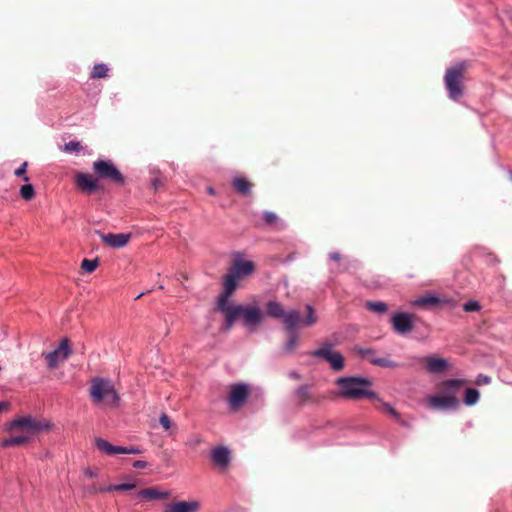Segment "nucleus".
<instances>
[{
	"mask_svg": "<svg viewBox=\"0 0 512 512\" xmlns=\"http://www.w3.org/2000/svg\"><path fill=\"white\" fill-rule=\"evenodd\" d=\"M158 289H159V290H162V289H164V286H163V285H159V286H158Z\"/></svg>",
	"mask_w": 512,
	"mask_h": 512,
	"instance_id": "13d9d810",
	"label": "nucleus"
},
{
	"mask_svg": "<svg viewBox=\"0 0 512 512\" xmlns=\"http://www.w3.org/2000/svg\"><path fill=\"white\" fill-rule=\"evenodd\" d=\"M366 307L378 314H384L388 310L387 304L382 301H368L366 302Z\"/></svg>",
	"mask_w": 512,
	"mask_h": 512,
	"instance_id": "473e14b6",
	"label": "nucleus"
},
{
	"mask_svg": "<svg viewBox=\"0 0 512 512\" xmlns=\"http://www.w3.org/2000/svg\"><path fill=\"white\" fill-rule=\"evenodd\" d=\"M509 177L512 180V171H509Z\"/></svg>",
	"mask_w": 512,
	"mask_h": 512,
	"instance_id": "bf43d9fd",
	"label": "nucleus"
},
{
	"mask_svg": "<svg viewBox=\"0 0 512 512\" xmlns=\"http://www.w3.org/2000/svg\"><path fill=\"white\" fill-rule=\"evenodd\" d=\"M232 186L241 195L247 196L251 193L252 184L244 177H234Z\"/></svg>",
	"mask_w": 512,
	"mask_h": 512,
	"instance_id": "4be33fe9",
	"label": "nucleus"
},
{
	"mask_svg": "<svg viewBox=\"0 0 512 512\" xmlns=\"http://www.w3.org/2000/svg\"><path fill=\"white\" fill-rule=\"evenodd\" d=\"M152 185L155 189H158L159 186H161V181L157 178L152 180Z\"/></svg>",
	"mask_w": 512,
	"mask_h": 512,
	"instance_id": "603ef678",
	"label": "nucleus"
},
{
	"mask_svg": "<svg viewBox=\"0 0 512 512\" xmlns=\"http://www.w3.org/2000/svg\"><path fill=\"white\" fill-rule=\"evenodd\" d=\"M339 387V395L347 399H360V398H377V394L367 389L371 386V381L364 377H340L336 381Z\"/></svg>",
	"mask_w": 512,
	"mask_h": 512,
	"instance_id": "7ed1b4c3",
	"label": "nucleus"
},
{
	"mask_svg": "<svg viewBox=\"0 0 512 512\" xmlns=\"http://www.w3.org/2000/svg\"><path fill=\"white\" fill-rule=\"evenodd\" d=\"M96 234L100 236L103 242H105L107 245L113 248H122L124 247L129 239L130 234L125 233H108V234H102L100 231H96Z\"/></svg>",
	"mask_w": 512,
	"mask_h": 512,
	"instance_id": "2eb2a0df",
	"label": "nucleus"
},
{
	"mask_svg": "<svg viewBox=\"0 0 512 512\" xmlns=\"http://www.w3.org/2000/svg\"><path fill=\"white\" fill-rule=\"evenodd\" d=\"M465 384L466 381L464 379H447L440 382L437 388L447 397L458 398Z\"/></svg>",
	"mask_w": 512,
	"mask_h": 512,
	"instance_id": "ddd939ff",
	"label": "nucleus"
},
{
	"mask_svg": "<svg viewBox=\"0 0 512 512\" xmlns=\"http://www.w3.org/2000/svg\"><path fill=\"white\" fill-rule=\"evenodd\" d=\"M137 496L144 500H162L170 496L168 491H160L157 488H146L137 493Z\"/></svg>",
	"mask_w": 512,
	"mask_h": 512,
	"instance_id": "412c9836",
	"label": "nucleus"
},
{
	"mask_svg": "<svg viewBox=\"0 0 512 512\" xmlns=\"http://www.w3.org/2000/svg\"><path fill=\"white\" fill-rule=\"evenodd\" d=\"M229 271L239 278L248 277L255 272V264L250 260H246L243 253L235 252L233 253V266Z\"/></svg>",
	"mask_w": 512,
	"mask_h": 512,
	"instance_id": "1a4fd4ad",
	"label": "nucleus"
},
{
	"mask_svg": "<svg viewBox=\"0 0 512 512\" xmlns=\"http://www.w3.org/2000/svg\"><path fill=\"white\" fill-rule=\"evenodd\" d=\"M136 487L133 483H122V484H112L108 485L109 492L112 491H130Z\"/></svg>",
	"mask_w": 512,
	"mask_h": 512,
	"instance_id": "f704fd0d",
	"label": "nucleus"
},
{
	"mask_svg": "<svg viewBox=\"0 0 512 512\" xmlns=\"http://www.w3.org/2000/svg\"><path fill=\"white\" fill-rule=\"evenodd\" d=\"M200 441H201V439H200L199 437H194V438H192L191 440H189V441L187 442V445H189V446H195V445H197Z\"/></svg>",
	"mask_w": 512,
	"mask_h": 512,
	"instance_id": "3c124183",
	"label": "nucleus"
},
{
	"mask_svg": "<svg viewBox=\"0 0 512 512\" xmlns=\"http://www.w3.org/2000/svg\"><path fill=\"white\" fill-rule=\"evenodd\" d=\"M491 382V378L484 374H479L476 378V384L482 385V384H489Z\"/></svg>",
	"mask_w": 512,
	"mask_h": 512,
	"instance_id": "49530a36",
	"label": "nucleus"
},
{
	"mask_svg": "<svg viewBox=\"0 0 512 512\" xmlns=\"http://www.w3.org/2000/svg\"><path fill=\"white\" fill-rule=\"evenodd\" d=\"M83 474L85 477H88V478H97L100 474V471L98 468L88 467L84 470Z\"/></svg>",
	"mask_w": 512,
	"mask_h": 512,
	"instance_id": "37998d69",
	"label": "nucleus"
},
{
	"mask_svg": "<svg viewBox=\"0 0 512 512\" xmlns=\"http://www.w3.org/2000/svg\"><path fill=\"white\" fill-rule=\"evenodd\" d=\"M443 301L436 295H424L413 301L414 306L418 307H437Z\"/></svg>",
	"mask_w": 512,
	"mask_h": 512,
	"instance_id": "5701e85b",
	"label": "nucleus"
},
{
	"mask_svg": "<svg viewBox=\"0 0 512 512\" xmlns=\"http://www.w3.org/2000/svg\"><path fill=\"white\" fill-rule=\"evenodd\" d=\"M370 362L373 365L384 367V368H395L398 366V364L391 360L389 357H372L370 359Z\"/></svg>",
	"mask_w": 512,
	"mask_h": 512,
	"instance_id": "c85d7f7f",
	"label": "nucleus"
},
{
	"mask_svg": "<svg viewBox=\"0 0 512 512\" xmlns=\"http://www.w3.org/2000/svg\"><path fill=\"white\" fill-rule=\"evenodd\" d=\"M94 446L101 452L109 456L122 454V446H117L109 443L104 438H95Z\"/></svg>",
	"mask_w": 512,
	"mask_h": 512,
	"instance_id": "a211bd4d",
	"label": "nucleus"
},
{
	"mask_svg": "<svg viewBox=\"0 0 512 512\" xmlns=\"http://www.w3.org/2000/svg\"><path fill=\"white\" fill-rule=\"evenodd\" d=\"M427 369L432 374L443 372L448 367V361L436 356H427L425 358Z\"/></svg>",
	"mask_w": 512,
	"mask_h": 512,
	"instance_id": "6ab92c4d",
	"label": "nucleus"
},
{
	"mask_svg": "<svg viewBox=\"0 0 512 512\" xmlns=\"http://www.w3.org/2000/svg\"><path fill=\"white\" fill-rule=\"evenodd\" d=\"M249 396V386L245 383H238L231 386L228 398L229 405L232 409L239 408Z\"/></svg>",
	"mask_w": 512,
	"mask_h": 512,
	"instance_id": "f8f14e48",
	"label": "nucleus"
},
{
	"mask_svg": "<svg viewBox=\"0 0 512 512\" xmlns=\"http://www.w3.org/2000/svg\"><path fill=\"white\" fill-rule=\"evenodd\" d=\"M289 377L294 378V379H300V374L296 371H291V372H289Z\"/></svg>",
	"mask_w": 512,
	"mask_h": 512,
	"instance_id": "864d4df0",
	"label": "nucleus"
},
{
	"mask_svg": "<svg viewBox=\"0 0 512 512\" xmlns=\"http://www.w3.org/2000/svg\"><path fill=\"white\" fill-rule=\"evenodd\" d=\"M19 193L23 199L30 200L34 196L35 191L31 184H26L21 186Z\"/></svg>",
	"mask_w": 512,
	"mask_h": 512,
	"instance_id": "e433bc0d",
	"label": "nucleus"
},
{
	"mask_svg": "<svg viewBox=\"0 0 512 512\" xmlns=\"http://www.w3.org/2000/svg\"><path fill=\"white\" fill-rule=\"evenodd\" d=\"M358 353L360 355H372L374 353V351L370 348H360L358 349Z\"/></svg>",
	"mask_w": 512,
	"mask_h": 512,
	"instance_id": "09e8293b",
	"label": "nucleus"
},
{
	"mask_svg": "<svg viewBox=\"0 0 512 512\" xmlns=\"http://www.w3.org/2000/svg\"><path fill=\"white\" fill-rule=\"evenodd\" d=\"M239 277L233 274L231 271H228L226 276L223 279V292L226 294H233L237 289Z\"/></svg>",
	"mask_w": 512,
	"mask_h": 512,
	"instance_id": "b1692460",
	"label": "nucleus"
},
{
	"mask_svg": "<svg viewBox=\"0 0 512 512\" xmlns=\"http://www.w3.org/2000/svg\"><path fill=\"white\" fill-rule=\"evenodd\" d=\"M329 259L330 260H334V261H339L341 259V255H340L339 252H336V251L335 252H331L329 254Z\"/></svg>",
	"mask_w": 512,
	"mask_h": 512,
	"instance_id": "8fccbe9b",
	"label": "nucleus"
},
{
	"mask_svg": "<svg viewBox=\"0 0 512 512\" xmlns=\"http://www.w3.org/2000/svg\"><path fill=\"white\" fill-rule=\"evenodd\" d=\"M465 67L466 63L461 62L446 70L444 84L449 98L453 101H458L464 93L462 81L464 78L463 72Z\"/></svg>",
	"mask_w": 512,
	"mask_h": 512,
	"instance_id": "20e7f679",
	"label": "nucleus"
},
{
	"mask_svg": "<svg viewBox=\"0 0 512 512\" xmlns=\"http://www.w3.org/2000/svg\"><path fill=\"white\" fill-rule=\"evenodd\" d=\"M333 344L324 342L321 348L314 350L311 354L316 358L327 361L333 371H341L344 368V357L338 351L332 350Z\"/></svg>",
	"mask_w": 512,
	"mask_h": 512,
	"instance_id": "0eeeda50",
	"label": "nucleus"
},
{
	"mask_svg": "<svg viewBox=\"0 0 512 512\" xmlns=\"http://www.w3.org/2000/svg\"><path fill=\"white\" fill-rule=\"evenodd\" d=\"M263 218H264L265 223L270 226L277 224V222L279 220L276 213H274L272 211H265L263 213Z\"/></svg>",
	"mask_w": 512,
	"mask_h": 512,
	"instance_id": "4c0bfd02",
	"label": "nucleus"
},
{
	"mask_svg": "<svg viewBox=\"0 0 512 512\" xmlns=\"http://www.w3.org/2000/svg\"><path fill=\"white\" fill-rule=\"evenodd\" d=\"M207 192H208L209 194H211V195L215 194V190H214V188H212V187H208V188H207Z\"/></svg>",
	"mask_w": 512,
	"mask_h": 512,
	"instance_id": "6e6d98bb",
	"label": "nucleus"
},
{
	"mask_svg": "<svg viewBox=\"0 0 512 512\" xmlns=\"http://www.w3.org/2000/svg\"><path fill=\"white\" fill-rule=\"evenodd\" d=\"M81 146H80V143L77 142V141H70L68 143L65 144L64 146V150L66 152H78L80 150Z\"/></svg>",
	"mask_w": 512,
	"mask_h": 512,
	"instance_id": "a19ab883",
	"label": "nucleus"
},
{
	"mask_svg": "<svg viewBox=\"0 0 512 512\" xmlns=\"http://www.w3.org/2000/svg\"><path fill=\"white\" fill-rule=\"evenodd\" d=\"M89 395L93 404L107 407H117L120 402V396L116 391L111 380L101 377H95L91 380Z\"/></svg>",
	"mask_w": 512,
	"mask_h": 512,
	"instance_id": "f03ea898",
	"label": "nucleus"
},
{
	"mask_svg": "<svg viewBox=\"0 0 512 512\" xmlns=\"http://www.w3.org/2000/svg\"><path fill=\"white\" fill-rule=\"evenodd\" d=\"M72 353L70 341L64 337L54 350L43 352L42 357L45 359L48 369L54 370L59 362L66 361Z\"/></svg>",
	"mask_w": 512,
	"mask_h": 512,
	"instance_id": "423d86ee",
	"label": "nucleus"
},
{
	"mask_svg": "<svg viewBox=\"0 0 512 512\" xmlns=\"http://www.w3.org/2000/svg\"><path fill=\"white\" fill-rule=\"evenodd\" d=\"M385 410L392 415L396 420L400 419V414L393 408V406L389 403H384Z\"/></svg>",
	"mask_w": 512,
	"mask_h": 512,
	"instance_id": "c03bdc74",
	"label": "nucleus"
},
{
	"mask_svg": "<svg viewBox=\"0 0 512 512\" xmlns=\"http://www.w3.org/2000/svg\"><path fill=\"white\" fill-rule=\"evenodd\" d=\"M108 71H109V68L107 67L106 64H104V63L96 64L90 73V77L92 79L105 78L108 76Z\"/></svg>",
	"mask_w": 512,
	"mask_h": 512,
	"instance_id": "c756f323",
	"label": "nucleus"
},
{
	"mask_svg": "<svg viewBox=\"0 0 512 512\" xmlns=\"http://www.w3.org/2000/svg\"><path fill=\"white\" fill-rule=\"evenodd\" d=\"M225 314V330H230L241 314V305H234L230 310L223 312Z\"/></svg>",
	"mask_w": 512,
	"mask_h": 512,
	"instance_id": "393cba45",
	"label": "nucleus"
},
{
	"mask_svg": "<svg viewBox=\"0 0 512 512\" xmlns=\"http://www.w3.org/2000/svg\"><path fill=\"white\" fill-rule=\"evenodd\" d=\"M199 509L198 501H179L169 504L165 512H197Z\"/></svg>",
	"mask_w": 512,
	"mask_h": 512,
	"instance_id": "f3484780",
	"label": "nucleus"
},
{
	"mask_svg": "<svg viewBox=\"0 0 512 512\" xmlns=\"http://www.w3.org/2000/svg\"><path fill=\"white\" fill-rule=\"evenodd\" d=\"M480 393L476 388H466L463 402L467 406H473L479 401Z\"/></svg>",
	"mask_w": 512,
	"mask_h": 512,
	"instance_id": "bb28decb",
	"label": "nucleus"
},
{
	"mask_svg": "<svg viewBox=\"0 0 512 512\" xmlns=\"http://www.w3.org/2000/svg\"><path fill=\"white\" fill-rule=\"evenodd\" d=\"M427 404L430 409L440 412L454 411L459 407L458 398L447 397L446 395H433L427 398Z\"/></svg>",
	"mask_w": 512,
	"mask_h": 512,
	"instance_id": "6e6552de",
	"label": "nucleus"
},
{
	"mask_svg": "<svg viewBox=\"0 0 512 512\" xmlns=\"http://www.w3.org/2000/svg\"><path fill=\"white\" fill-rule=\"evenodd\" d=\"M99 265V259L98 258H95V259H83L82 262H81V268L87 272V273H92L96 270V268L98 267Z\"/></svg>",
	"mask_w": 512,
	"mask_h": 512,
	"instance_id": "72a5a7b5",
	"label": "nucleus"
},
{
	"mask_svg": "<svg viewBox=\"0 0 512 512\" xmlns=\"http://www.w3.org/2000/svg\"><path fill=\"white\" fill-rule=\"evenodd\" d=\"M85 492L91 495L98 494V493H104L109 492L108 485L107 486H101V485H88L84 488Z\"/></svg>",
	"mask_w": 512,
	"mask_h": 512,
	"instance_id": "c9c22d12",
	"label": "nucleus"
},
{
	"mask_svg": "<svg viewBox=\"0 0 512 512\" xmlns=\"http://www.w3.org/2000/svg\"><path fill=\"white\" fill-rule=\"evenodd\" d=\"M77 185L88 192H94L98 189V183L92 175L88 173H80L76 178Z\"/></svg>",
	"mask_w": 512,
	"mask_h": 512,
	"instance_id": "aec40b11",
	"label": "nucleus"
},
{
	"mask_svg": "<svg viewBox=\"0 0 512 512\" xmlns=\"http://www.w3.org/2000/svg\"><path fill=\"white\" fill-rule=\"evenodd\" d=\"M231 294H226V292H221L217 299V308L220 312H226L227 310H230L234 305H229L228 300L230 298Z\"/></svg>",
	"mask_w": 512,
	"mask_h": 512,
	"instance_id": "2f4dec72",
	"label": "nucleus"
},
{
	"mask_svg": "<svg viewBox=\"0 0 512 512\" xmlns=\"http://www.w3.org/2000/svg\"><path fill=\"white\" fill-rule=\"evenodd\" d=\"M144 294H145L144 292H142V293L138 294V295L135 297V299L137 300V299L141 298Z\"/></svg>",
	"mask_w": 512,
	"mask_h": 512,
	"instance_id": "4d7b16f0",
	"label": "nucleus"
},
{
	"mask_svg": "<svg viewBox=\"0 0 512 512\" xmlns=\"http://www.w3.org/2000/svg\"><path fill=\"white\" fill-rule=\"evenodd\" d=\"M159 423L163 429L169 430L171 428L172 422L169 416L166 413H162L159 417Z\"/></svg>",
	"mask_w": 512,
	"mask_h": 512,
	"instance_id": "ea45409f",
	"label": "nucleus"
},
{
	"mask_svg": "<svg viewBox=\"0 0 512 512\" xmlns=\"http://www.w3.org/2000/svg\"><path fill=\"white\" fill-rule=\"evenodd\" d=\"M481 308L480 304L476 300H469L464 303L463 310L465 312H476L479 311Z\"/></svg>",
	"mask_w": 512,
	"mask_h": 512,
	"instance_id": "58836bf2",
	"label": "nucleus"
},
{
	"mask_svg": "<svg viewBox=\"0 0 512 512\" xmlns=\"http://www.w3.org/2000/svg\"><path fill=\"white\" fill-rule=\"evenodd\" d=\"M30 437L27 435H18V436H12L7 439H4L0 446L3 448L11 447V446H20L29 441Z\"/></svg>",
	"mask_w": 512,
	"mask_h": 512,
	"instance_id": "a878e982",
	"label": "nucleus"
},
{
	"mask_svg": "<svg viewBox=\"0 0 512 512\" xmlns=\"http://www.w3.org/2000/svg\"><path fill=\"white\" fill-rule=\"evenodd\" d=\"M211 457L215 465L226 468L231 462V452L225 446H217L211 451Z\"/></svg>",
	"mask_w": 512,
	"mask_h": 512,
	"instance_id": "dca6fc26",
	"label": "nucleus"
},
{
	"mask_svg": "<svg viewBox=\"0 0 512 512\" xmlns=\"http://www.w3.org/2000/svg\"><path fill=\"white\" fill-rule=\"evenodd\" d=\"M391 323L397 334L405 335L413 330V317L407 312H397L391 317Z\"/></svg>",
	"mask_w": 512,
	"mask_h": 512,
	"instance_id": "9b49d317",
	"label": "nucleus"
},
{
	"mask_svg": "<svg viewBox=\"0 0 512 512\" xmlns=\"http://www.w3.org/2000/svg\"><path fill=\"white\" fill-rule=\"evenodd\" d=\"M93 171L104 180H108L117 185H124L125 177L120 170L109 160L99 159L93 162Z\"/></svg>",
	"mask_w": 512,
	"mask_h": 512,
	"instance_id": "39448f33",
	"label": "nucleus"
},
{
	"mask_svg": "<svg viewBox=\"0 0 512 512\" xmlns=\"http://www.w3.org/2000/svg\"><path fill=\"white\" fill-rule=\"evenodd\" d=\"M122 454H140L142 450L137 447H124L122 446Z\"/></svg>",
	"mask_w": 512,
	"mask_h": 512,
	"instance_id": "a18cd8bd",
	"label": "nucleus"
},
{
	"mask_svg": "<svg viewBox=\"0 0 512 512\" xmlns=\"http://www.w3.org/2000/svg\"><path fill=\"white\" fill-rule=\"evenodd\" d=\"M148 466V463L144 460H136L133 462V467L136 469H145Z\"/></svg>",
	"mask_w": 512,
	"mask_h": 512,
	"instance_id": "de8ad7c7",
	"label": "nucleus"
},
{
	"mask_svg": "<svg viewBox=\"0 0 512 512\" xmlns=\"http://www.w3.org/2000/svg\"><path fill=\"white\" fill-rule=\"evenodd\" d=\"M296 329L297 328L286 329L287 332L289 333V337H288L286 343L284 344V350L287 353L292 352L295 349V347L297 346L298 336H297Z\"/></svg>",
	"mask_w": 512,
	"mask_h": 512,
	"instance_id": "cd10ccee",
	"label": "nucleus"
},
{
	"mask_svg": "<svg viewBox=\"0 0 512 512\" xmlns=\"http://www.w3.org/2000/svg\"><path fill=\"white\" fill-rule=\"evenodd\" d=\"M244 325L256 326L264 320V313L258 306H242L241 313Z\"/></svg>",
	"mask_w": 512,
	"mask_h": 512,
	"instance_id": "4468645a",
	"label": "nucleus"
},
{
	"mask_svg": "<svg viewBox=\"0 0 512 512\" xmlns=\"http://www.w3.org/2000/svg\"><path fill=\"white\" fill-rule=\"evenodd\" d=\"M306 310V316L301 319L300 313L296 309L285 311L280 302L271 300L266 303V315L271 318L282 319L285 329L297 328L300 323L307 327L314 325L317 322L314 308L307 304Z\"/></svg>",
	"mask_w": 512,
	"mask_h": 512,
	"instance_id": "f257e3e1",
	"label": "nucleus"
},
{
	"mask_svg": "<svg viewBox=\"0 0 512 512\" xmlns=\"http://www.w3.org/2000/svg\"><path fill=\"white\" fill-rule=\"evenodd\" d=\"M43 425L40 422L35 421L31 416L16 418L5 424L4 430L11 432L15 429H22L26 432H36L42 429Z\"/></svg>",
	"mask_w": 512,
	"mask_h": 512,
	"instance_id": "9d476101",
	"label": "nucleus"
},
{
	"mask_svg": "<svg viewBox=\"0 0 512 512\" xmlns=\"http://www.w3.org/2000/svg\"><path fill=\"white\" fill-rule=\"evenodd\" d=\"M294 396L299 404H303L309 399V386L307 384L299 386L294 391Z\"/></svg>",
	"mask_w": 512,
	"mask_h": 512,
	"instance_id": "7c9ffc66",
	"label": "nucleus"
},
{
	"mask_svg": "<svg viewBox=\"0 0 512 512\" xmlns=\"http://www.w3.org/2000/svg\"><path fill=\"white\" fill-rule=\"evenodd\" d=\"M9 404L7 402H0V411H2L4 408H7Z\"/></svg>",
	"mask_w": 512,
	"mask_h": 512,
	"instance_id": "5fc2aeb1",
	"label": "nucleus"
},
{
	"mask_svg": "<svg viewBox=\"0 0 512 512\" xmlns=\"http://www.w3.org/2000/svg\"><path fill=\"white\" fill-rule=\"evenodd\" d=\"M26 168H27V163L24 162L19 168H17L15 170V175L18 176V177H22L24 181H28L29 178L26 176Z\"/></svg>",
	"mask_w": 512,
	"mask_h": 512,
	"instance_id": "79ce46f5",
	"label": "nucleus"
}]
</instances>
